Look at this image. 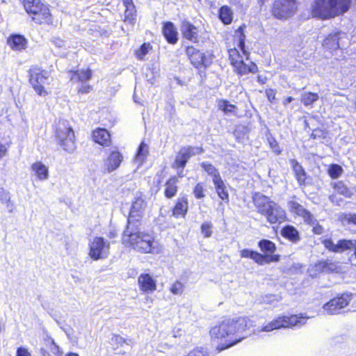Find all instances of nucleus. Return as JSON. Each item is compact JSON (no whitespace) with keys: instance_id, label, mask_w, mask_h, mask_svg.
Masks as SVG:
<instances>
[{"instance_id":"nucleus-1","label":"nucleus","mask_w":356,"mask_h":356,"mask_svg":"<svg viewBox=\"0 0 356 356\" xmlns=\"http://www.w3.org/2000/svg\"><path fill=\"white\" fill-rule=\"evenodd\" d=\"M252 326V323L247 317L229 318L211 327L210 335L213 340L222 342V344L217 348L219 351H221L246 338L248 336L246 330Z\"/></svg>"},{"instance_id":"nucleus-2","label":"nucleus","mask_w":356,"mask_h":356,"mask_svg":"<svg viewBox=\"0 0 356 356\" xmlns=\"http://www.w3.org/2000/svg\"><path fill=\"white\" fill-rule=\"evenodd\" d=\"M122 243L125 247L140 253H152L155 249L154 237L140 231L136 223H127L122 236Z\"/></svg>"},{"instance_id":"nucleus-3","label":"nucleus","mask_w":356,"mask_h":356,"mask_svg":"<svg viewBox=\"0 0 356 356\" xmlns=\"http://www.w3.org/2000/svg\"><path fill=\"white\" fill-rule=\"evenodd\" d=\"M257 212L264 216L270 224L282 223L286 218L285 211L268 197L256 193L252 197Z\"/></svg>"},{"instance_id":"nucleus-4","label":"nucleus","mask_w":356,"mask_h":356,"mask_svg":"<svg viewBox=\"0 0 356 356\" xmlns=\"http://www.w3.org/2000/svg\"><path fill=\"white\" fill-rule=\"evenodd\" d=\"M351 0H314L312 4L313 16L321 19H329L347 12Z\"/></svg>"},{"instance_id":"nucleus-5","label":"nucleus","mask_w":356,"mask_h":356,"mask_svg":"<svg viewBox=\"0 0 356 356\" xmlns=\"http://www.w3.org/2000/svg\"><path fill=\"white\" fill-rule=\"evenodd\" d=\"M307 317L300 314L288 316H279L272 320L267 325L263 326L259 332H271L281 328H299L305 325Z\"/></svg>"},{"instance_id":"nucleus-6","label":"nucleus","mask_w":356,"mask_h":356,"mask_svg":"<svg viewBox=\"0 0 356 356\" xmlns=\"http://www.w3.org/2000/svg\"><path fill=\"white\" fill-rule=\"evenodd\" d=\"M56 136L58 140V144L68 153H72L76 149L75 136L72 127L66 121H59Z\"/></svg>"},{"instance_id":"nucleus-7","label":"nucleus","mask_w":356,"mask_h":356,"mask_svg":"<svg viewBox=\"0 0 356 356\" xmlns=\"http://www.w3.org/2000/svg\"><path fill=\"white\" fill-rule=\"evenodd\" d=\"M24 7L29 15H33V20L37 23H50L51 14L48 7L41 3L40 0H24Z\"/></svg>"},{"instance_id":"nucleus-8","label":"nucleus","mask_w":356,"mask_h":356,"mask_svg":"<svg viewBox=\"0 0 356 356\" xmlns=\"http://www.w3.org/2000/svg\"><path fill=\"white\" fill-rule=\"evenodd\" d=\"M203 152L202 147H182L177 154L175 161L172 164V168L177 170V175L179 177H185L184 169L188 160L195 155Z\"/></svg>"},{"instance_id":"nucleus-9","label":"nucleus","mask_w":356,"mask_h":356,"mask_svg":"<svg viewBox=\"0 0 356 356\" xmlns=\"http://www.w3.org/2000/svg\"><path fill=\"white\" fill-rule=\"evenodd\" d=\"M50 79L49 72L46 70L39 68H33L30 70V83L40 96H45L48 94L44 86L50 83Z\"/></svg>"},{"instance_id":"nucleus-10","label":"nucleus","mask_w":356,"mask_h":356,"mask_svg":"<svg viewBox=\"0 0 356 356\" xmlns=\"http://www.w3.org/2000/svg\"><path fill=\"white\" fill-rule=\"evenodd\" d=\"M289 204L293 213L301 217L306 223L313 227V232L316 234H321L323 232V227L318 225V221L310 211L295 201L289 202Z\"/></svg>"},{"instance_id":"nucleus-11","label":"nucleus","mask_w":356,"mask_h":356,"mask_svg":"<svg viewBox=\"0 0 356 356\" xmlns=\"http://www.w3.org/2000/svg\"><path fill=\"white\" fill-rule=\"evenodd\" d=\"M89 245V256L94 260L105 259L109 254L110 243L102 237H95Z\"/></svg>"},{"instance_id":"nucleus-12","label":"nucleus","mask_w":356,"mask_h":356,"mask_svg":"<svg viewBox=\"0 0 356 356\" xmlns=\"http://www.w3.org/2000/svg\"><path fill=\"white\" fill-rule=\"evenodd\" d=\"M296 10L295 0H277L272 9L273 15L278 19H285L294 14Z\"/></svg>"},{"instance_id":"nucleus-13","label":"nucleus","mask_w":356,"mask_h":356,"mask_svg":"<svg viewBox=\"0 0 356 356\" xmlns=\"http://www.w3.org/2000/svg\"><path fill=\"white\" fill-rule=\"evenodd\" d=\"M352 293H343L339 297L330 300L323 305L324 312L327 314H337L346 307L352 300Z\"/></svg>"},{"instance_id":"nucleus-14","label":"nucleus","mask_w":356,"mask_h":356,"mask_svg":"<svg viewBox=\"0 0 356 356\" xmlns=\"http://www.w3.org/2000/svg\"><path fill=\"white\" fill-rule=\"evenodd\" d=\"M325 248L329 251L335 253H342L346 250L353 249L356 258V240L341 239L334 243L331 239L323 241Z\"/></svg>"},{"instance_id":"nucleus-15","label":"nucleus","mask_w":356,"mask_h":356,"mask_svg":"<svg viewBox=\"0 0 356 356\" xmlns=\"http://www.w3.org/2000/svg\"><path fill=\"white\" fill-rule=\"evenodd\" d=\"M146 207L145 202L141 198H137L132 204L127 223H136L143 216Z\"/></svg>"},{"instance_id":"nucleus-16","label":"nucleus","mask_w":356,"mask_h":356,"mask_svg":"<svg viewBox=\"0 0 356 356\" xmlns=\"http://www.w3.org/2000/svg\"><path fill=\"white\" fill-rule=\"evenodd\" d=\"M123 161L122 154L118 151H113L110 153L104 162V168L108 172L117 170Z\"/></svg>"},{"instance_id":"nucleus-17","label":"nucleus","mask_w":356,"mask_h":356,"mask_svg":"<svg viewBox=\"0 0 356 356\" xmlns=\"http://www.w3.org/2000/svg\"><path fill=\"white\" fill-rule=\"evenodd\" d=\"M138 283L140 291L144 293H152L156 289V282L149 274H141L138 277Z\"/></svg>"},{"instance_id":"nucleus-18","label":"nucleus","mask_w":356,"mask_h":356,"mask_svg":"<svg viewBox=\"0 0 356 356\" xmlns=\"http://www.w3.org/2000/svg\"><path fill=\"white\" fill-rule=\"evenodd\" d=\"M186 54L195 67L199 68L204 65L205 55L200 50L190 46L186 48Z\"/></svg>"},{"instance_id":"nucleus-19","label":"nucleus","mask_w":356,"mask_h":356,"mask_svg":"<svg viewBox=\"0 0 356 356\" xmlns=\"http://www.w3.org/2000/svg\"><path fill=\"white\" fill-rule=\"evenodd\" d=\"M181 31L184 37L193 42H198V31L197 29L188 21H183L181 26Z\"/></svg>"},{"instance_id":"nucleus-20","label":"nucleus","mask_w":356,"mask_h":356,"mask_svg":"<svg viewBox=\"0 0 356 356\" xmlns=\"http://www.w3.org/2000/svg\"><path fill=\"white\" fill-rule=\"evenodd\" d=\"M289 163L298 184L300 186H305L307 179V174L305 169L298 161L294 159H290Z\"/></svg>"},{"instance_id":"nucleus-21","label":"nucleus","mask_w":356,"mask_h":356,"mask_svg":"<svg viewBox=\"0 0 356 356\" xmlns=\"http://www.w3.org/2000/svg\"><path fill=\"white\" fill-rule=\"evenodd\" d=\"M123 6L125 7L124 22L134 24L136 21V10L132 0H123Z\"/></svg>"},{"instance_id":"nucleus-22","label":"nucleus","mask_w":356,"mask_h":356,"mask_svg":"<svg viewBox=\"0 0 356 356\" xmlns=\"http://www.w3.org/2000/svg\"><path fill=\"white\" fill-rule=\"evenodd\" d=\"M8 46L14 51H21L26 47L27 40L21 35H12L8 39Z\"/></svg>"},{"instance_id":"nucleus-23","label":"nucleus","mask_w":356,"mask_h":356,"mask_svg":"<svg viewBox=\"0 0 356 356\" xmlns=\"http://www.w3.org/2000/svg\"><path fill=\"white\" fill-rule=\"evenodd\" d=\"M93 140L102 145L108 146L111 143V136L108 131L105 129H97L93 131Z\"/></svg>"},{"instance_id":"nucleus-24","label":"nucleus","mask_w":356,"mask_h":356,"mask_svg":"<svg viewBox=\"0 0 356 356\" xmlns=\"http://www.w3.org/2000/svg\"><path fill=\"white\" fill-rule=\"evenodd\" d=\"M314 268L316 271L323 273L339 272L340 270L338 263L331 261H321Z\"/></svg>"},{"instance_id":"nucleus-25","label":"nucleus","mask_w":356,"mask_h":356,"mask_svg":"<svg viewBox=\"0 0 356 356\" xmlns=\"http://www.w3.org/2000/svg\"><path fill=\"white\" fill-rule=\"evenodd\" d=\"M163 33L169 43L175 44L177 42V31L172 22H168L163 24Z\"/></svg>"},{"instance_id":"nucleus-26","label":"nucleus","mask_w":356,"mask_h":356,"mask_svg":"<svg viewBox=\"0 0 356 356\" xmlns=\"http://www.w3.org/2000/svg\"><path fill=\"white\" fill-rule=\"evenodd\" d=\"M234 62L233 66L237 74L240 75H245L249 72L256 73L257 72V66L254 63H251L250 65H246L243 60Z\"/></svg>"},{"instance_id":"nucleus-27","label":"nucleus","mask_w":356,"mask_h":356,"mask_svg":"<svg viewBox=\"0 0 356 356\" xmlns=\"http://www.w3.org/2000/svg\"><path fill=\"white\" fill-rule=\"evenodd\" d=\"M31 170L35 172V175L40 181L47 180L49 177V170L40 161L34 163L31 165Z\"/></svg>"},{"instance_id":"nucleus-28","label":"nucleus","mask_w":356,"mask_h":356,"mask_svg":"<svg viewBox=\"0 0 356 356\" xmlns=\"http://www.w3.org/2000/svg\"><path fill=\"white\" fill-rule=\"evenodd\" d=\"M72 74L71 80L75 82L81 81L84 83L92 76V72L90 70H81L76 72H70Z\"/></svg>"},{"instance_id":"nucleus-29","label":"nucleus","mask_w":356,"mask_h":356,"mask_svg":"<svg viewBox=\"0 0 356 356\" xmlns=\"http://www.w3.org/2000/svg\"><path fill=\"white\" fill-rule=\"evenodd\" d=\"M178 179L177 177H173L169 179L165 183V195L168 198H172L177 192V184Z\"/></svg>"},{"instance_id":"nucleus-30","label":"nucleus","mask_w":356,"mask_h":356,"mask_svg":"<svg viewBox=\"0 0 356 356\" xmlns=\"http://www.w3.org/2000/svg\"><path fill=\"white\" fill-rule=\"evenodd\" d=\"M213 184L215 186V188L218 193V195L222 200H225L227 202L229 201V194L227 191V187L222 179L220 178L215 181H213Z\"/></svg>"},{"instance_id":"nucleus-31","label":"nucleus","mask_w":356,"mask_h":356,"mask_svg":"<svg viewBox=\"0 0 356 356\" xmlns=\"http://www.w3.org/2000/svg\"><path fill=\"white\" fill-rule=\"evenodd\" d=\"M282 235L293 242H296L300 239L298 232L292 225H286L283 227L282 229Z\"/></svg>"},{"instance_id":"nucleus-32","label":"nucleus","mask_w":356,"mask_h":356,"mask_svg":"<svg viewBox=\"0 0 356 356\" xmlns=\"http://www.w3.org/2000/svg\"><path fill=\"white\" fill-rule=\"evenodd\" d=\"M188 209V202L185 197L179 200L173 209V215L176 217H184Z\"/></svg>"},{"instance_id":"nucleus-33","label":"nucleus","mask_w":356,"mask_h":356,"mask_svg":"<svg viewBox=\"0 0 356 356\" xmlns=\"http://www.w3.org/2000/svg\"><path fill=\"white\" fill-rule=\"evenodd\" d=\"M219 18L225 24H229L233 19V13L227 6H222L219 10Z\"/></svg>"},{"instance_id":"nucleus-34","label":"nucleus","mask_w":356,"mask_h":356,"mask_svg":"<svg viewBox=\"0 0 356 356\" xmlns=\"http://www.w3.org/2000/svg\"><path fill=\"white\" fill-rule=\"evenodd\" d=\"M201 167L207 172V174L212 177L213 182L216 180L221 178L218 170L216 168V167L209 163L202 162L200 164Z\"/></svg>"},{"instance_id":"nucleus-35","label":"nucleus","mask_w":356,"mask_h":356,"mask_svg":"<svg viewBox=\"0 0 356 356\" xmlns=\"http://www.w3.org/2000/svg\"><path fill=\"white\" fill-rule=\"evenodd\" d=\"M319 97L317 93L311 92H305L301 95V102L305 106H311L318 99Z\"/></svg>"},{"instance_id":"nucleus-36","label":"nucleus","mask_w":356,"mask_h":356,"mask_svg":"<svg viewBox=\"0 0 356 356\" xmlns=\"http://www.w3.org/2000/svg\"><path fill=\"white\" fill-rule=\"evenodd\" d=\"M259 247L261 250L266 252V254H273L276 250V246L274 243L267 239H263L259 242Z\"/></svg>"},{"instance_id":"nucleus-37","label":"nucleus","mask_w":356,"mask_h":356,"mask_svg":"<svg viewBox=\"0 0 356 356\" xmlns=\"http://www.w3.org/2000/svg\"><path fill=\"white\" fill-rule=\"evenodd\" d=\"M334 188L337 193L343 195L346 197H350L352 195L351 191L345 185L343 181H339L332 184Z\"/></svg>"},{"instance_id":"nucleus-38","label":"nucleus","mask_w":356,"mask_h":356,"mask_svg":"<svg viewBox=\"0 0 356 356\" xmlns=\"http://www.w3.org/2000/svg\"><path fill=\"white\" fill-rule=\"evenodd\" d=\"M147 149V146L145 143H144L143 142L140 143L135 157L136 161L138 162L140 164H141L143 162L144 159H145L148 153Z\"/></svg>"},{"instance_id":"nucleus-39","label":"nucleus","mask_w":356,"mask_h":356,"mask_svg":"<svg viewBox=\"0 0 356 356\" xmlns=\"http://www.w3.org/2000/svg\"><path fill=\"white\" fill-rule=\"evenodd\" d=\"M343 171V168L339 165L332 164L330 165L327 172H328V175L332 179H337L341 176Z\"/></svg>"},{"instance_id":"nucleus-40","label":"nucleus","mask_w":356,"mask_h":356,"mask_svg":"<svg viewBox=\"0 0 356 356\" xmlns=\"http://www.w3.org/2000/svg\"><path fill=\"white\" fill-rule=\"evenodd\" d=\"M218 108L222 111L225 113H234V110L236 106L233 104H231L227 100H220L218 102Z\"/></svg>"},{"instance_id":"nucleus-41","label":"nucleus","mask_w":356,"mask_h":356,"mask_svg":"<svg viewBox=\"0 0 356 356\" xmlns=\"http://www.w3.org/2000/svg\"><path fill=\"white\" fill-rule=\"evenodd\" d=\"M0 201L3 204H6L7 207H10V211H12L13 204L10 202V193L2 188H0Z\"/></svg>"},{"instance_id":"nucleus-42","label":"nucleus","mask_w":356,"mask_h":356,"mask_svg":"<svg viewBox=\"0 0 356 356\" xmlns=\"http://www.w3.org/2000/svg\"><path fill=\"white\" fill-rule=\"evenodd\" d=\"M268 254L263 255L257 252L253 251L251 259L259 265L266 264V261L269 260Z\"/></svg>"},{"instance_id":"nucleus-43","label":"nucleus","mask_w":356,"mask_h":356,"mask_svg":"<svg viewBox=\"0 0 356 356\" xmlns=\"http://www.w3.org/2000/svg\"><path fill=\"white\" fill-rule=\"evenodd\" d=\"M268 254L263 255L257 252L253 251L251 259L259 265L266 264V261L269 260Z\"/></svg>"},{"instance_id":"nucleus-44","label":"nucleus","mask_w":356,"mask_h":356,"mask_svg":"<svg viewBox=\"0 0 356 356\" xmlns=\"http://www.w3.org/2000/svg\"><path fill=\"white\" fill-rule=\"evenodd\" d=\"M237 32L239 33V36H238V47L240 48V49L243 51V53L245 55H247L248 52L245 49V34L243 33V28L242 26H240L238 29Z\"/></svg>"},{"instance_id":"nucleus-45","label":"nucleus","mask_w":356,"mask_h":356,"mask_svg":"<svg viewBox=\"0 0 356 356\" xmlns=\"http://www.w3.org/2000/svg\"><path fill=\"white\" fill-rule=\"evenodd\" d=\"M151 46L149 43H144L140 48L136 51V56L138 59L143 60V57L147 54Z\"/></svg>"},{"instance_id":"nucleus-46","label":"nucleus","mask_w":356,"mask_h":356,"mask_svg":"<svg viewBox=\"0 0 356 356\" xmlns=\"http://www.w3.org/2000/svg\"><path fill=\"white\" fill-rule=\"evenodd\" d=\"M111 341L113 345H117L118 346H122L124 343L131 346V341L130 340L127 341L120 335H114L111 339Z\"/></svg>"},{"instance_id":"nucleus-47","label":"nucleus","mask_w":356,"mask_h":356,"mask_svg":"<svg viewBox=\"0 0 356 356\" xmlns=\"http://www.w3.org/2000/svg\"><path fill=\"white\" fill-rule=\"evenodd\" d=\"M193 194L195 197L197 199H201L204 197V189L203 184L202 183H198L193 189Z\"/></svg>"},{"instance_id":"nucleus-48","label":"nucleus","mask_w":356,"mask_h":356,"mask_svg":"<svg viewBox=\"0 0 356 356\" xmlns=\"http://www.w3.org/2000/svg\"><path fill=\"white\" fill-rule=\"evenodd\" d=\"M229 58L231 64L234 65V61H241L242 60L239 51L236 49H231L229 50Z\"/></svg>"},{"instance_id":"nucleus-49","label":"nucleus","mask_w":356,"mask_h":356,"mask_svg":"<svg viewBox=\"0 0 356 356\" xmlns=\"http://www.w3.org/2000/svg\"><path fill=\"white\" fill-rule=\"evenodd\" d=\"M212 224L211 222H204L201 226L202 233L204 237H210L212 234Z\"/></svg>"},{"instance_id":"nucleus-50","label":"nucleus","mask_w":356,"mask_h":356,"mask_svg":"<svg viewBox=\"0 0 356 356\" xmlns=\"http://www.w3.org/2000/svg\"><path fill=\"white\" fill-rule=\"evenodd\" d=\"M184 285L180 282L177 281L170 287V291L175 295H180L183 293Z\"/></svg>"},{"instance_id":"nucleus-51","label":"nucleus","mask_w":356,"mask_h":356,"mask_svg":"<svg viewBox=\"0 0 356 356\" xmlns=\"http://www.w3.org/2000/svg\"><path fill=\"white\" fill-rule=\"evenodd\" d=\"M268 143L273 150L274 152H275L277 154H279L281 152V150L280 149V147L278 146V143L275 140V138L270 137L268 138Z\"/></svg>"},{"instance_id":"nucleus-52","label":"nucleus","mask_w":356,"mask_h":356,"mask_svg":"<svg viewBox=\"0 0 356 356\" xmlns=\"http://www.w3.org/2000/svg\"><path fill=\"white\" fill-rule=\"evenodd\" d=\"M16 356H31V353L26 348L20 346L17 349Z\"/></svg>"},{"instance_id":"nucleus-53","label":"nucleus","mask_w":356,"mask_h":356,"mask_svg":"<svg viewBox=\"0 0 356 356\" xmlns=\"http://www.w3.org/2000/svg\"><path fill=\"white\" fill-rule=\"evenodd\" d=\"M92 90V86L86 84L85 82L82 83L81 86L79 88V92L88 93Z\"/></svg>"},{"instance_id":"nucleus-54","label":"nucleus","mask_w":356,"mask_h":356,"mask_svg":"<svg viewBox=\"0 0 356 356\" xmlns=\"http://www.w3.org/2000/svg\"><path fill=\"white\" fill-rule=\"evenodd\" d=\"M344 220L347 221L348 223H353L356 225V214H346L344 216Z\"/></svg>"},{"instance_id":"nucleus-55","label":"nucleus","mask_w":356,"mask_h":356,"mask_svg":"<svg viewBox=\"0 0 356 356\" xmlns=\"http://www.w3.org/2000/svg\"><path fill=\"white\" fill-rule=\"evenodd\" d=\"M253 250H250L248 249H244L241 251V257L244 258H250L252 256Z\"/></svg>"},{"instance_id":"nucleus-56","label":"nucleus","mask_w":356,"mask_h":356,"mask_svg":"<svg viewBox=\"0 0 356 356\" xmlns=\"http://www.w3.org/2000/svg\"><path fill=\"white\" fill-rule=\"evenodd\" d=\"M53 42L57 47H62L65 45V41L59 38H55L53 40Z\"/></svg>"},{"instance_id":"nucleus-57","label":"nucleus","mask_w":356,"mask_h":356,"mask_svg":"<svg viewBox=\"0 0 356 356\" xmlns=\"http://www.w3.org/2000/svg\"><path fill=\"white\" fill-rule=\"evenodd\" d=\"M339 33H334V35L330 34V35H329V37L326 39V40H325V41H327V40H329L330 39V40H333V41H336V40H337V47H339Z\"/></svg>"},{"instance_id":"nucleus-58","label":"nucleus","mask_w":356,"mask_h":356,"mask_svg":"<svg viewBox=\"0 0 356 356\" xmlns=\"http://www.w3.org/2000/svg\"><path fill=\"white\" fill-rule=\"evenodd\" d=\"M7 152V149L6 146L1 143H0V159H1Z\"/></svg>"},{"instance_id":"nucleus-59","label":"nucleus","mask_w":356,"mask_h":356,"mask_svg":"<svg viewBox=\"0 0 356 356\" xmlns=\"http://www.w3.org/2000/svg\"><path fill=\"white\" fill-rule=\"evenodd\" d=\"M270 257L269 260L266 261V263H269L270 261H278L280 260V255L274 254V255H269Z\"/></svg>"},{"instance_id":"nucleus-60","label":"nucleus","mask_w":356,"mask_h":356,"mask_svg":"<svg viewBox=\"0 0 356 356\" xmlns=\"http://www.w3.org/2000/svg\"><path fill=\"white\" fill-rule=\"evenodd\" d=\"M108 236L109 238H114L117 236V233L115 230L110 231Z\"/></svg>"},{"instance_id":"nucleus-61","label":"nucleus","mask_w":356,"mask_h":356,"mask_svg":"<svg viewBox=\"0 0 356 356\" xmlns=\"http://www.w3.org/2000/svg\"><path fill=\"white\" fill-rule=\"evenodd\" d=\"M293 100V98L292 97H289L285 99L284 104H288L291 103Z\"/></svg>"},{"instance_id":"nucleus-62","label":"nucleus","mask_w":356,"mask_h":356,"mask_svg":"<svg viewBox=\"0 0 356 356\" xmlns=\"http://www.w3.org/2000/svg\"><path fill=\"white\" fill-rule=\"evenodd\" d=\"M51 343L54 345V349L58 351L59 348H58V346L57 345H56V343H55V342H54V339H51Z\"/></svg>"},{"instance_id":"nucleus-63","label":"nucleus","mask_w":356,"mask_h":356,"mask_svg":"<svg viewBox=\"0 0 356 356\" xmlns=\"http://www.w3.org/2000/svg\"><path fill=\"white\" fill-rule=\"evenodd\" d=\"M65 356H79V355L76 353H67Z\"/></svg>"}]
</instances>
